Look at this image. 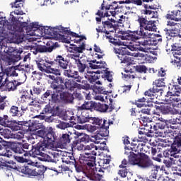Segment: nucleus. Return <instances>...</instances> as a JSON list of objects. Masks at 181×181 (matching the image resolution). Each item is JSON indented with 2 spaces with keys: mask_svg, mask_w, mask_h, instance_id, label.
Segmentation results:
<instances>
[{
  "mask_svg": "<svg viewBox=\"0 0 181 181\" xmlns=\"http://www.w3.org/2000/svg\"><path fill=\"white\" fill-rule=\"evenodd\" d=\"M77 134L76 132H69L68 134H63L62 137L59 139V142L61 145H67L70 144L73 139H77Z\"/></svg>",
  "mask_w": 181,
  "mask_h": 181,
  "instance_id": "obj_21",
  "label": "nucleus"
},
{
  "mask_svg": "<svg viewBox=\"0 0 181 181\" xmlns=\"http://www.w3.org/2000/svg\"><path fill=\"white\" fill-rule=\"evenodd\" d=\"M132 146L131 147V150L133 152H136L138 155H140L141 153H142L144 151V146H145V144L144 143H134L132 142L131 144Z\"/></svg>",
  "mask_w": 181,
  "mask_h": 181,
  "instance_id": "obj_33",
  "label": "nucleus"
},
{
  "mask_svg": "<svg viewBox=\"0 0 181 181\" xmlns=\"http://www.w3.org/2000/svg\"><path fill=\"white\" fill-rule=\"evenodd\" d=\"M110 134V131L107 129H99L98 133L94 136V139L95 140V144H100L101 140L104 139L105 136H108Z\"/></svg>",
  "mask_w": 181,
  "mask_h": 181,
  "instance_id": "obj_31",
  "label": "nucleus"
},
{
  "mask_svg": "<svg viewBox=\"0 0 181 181\" xmlns=\"http://www.w3.org/2000/svg\"><path fill=\"white\" fill-rule=\"evenodd\" d=\"M166 37H176L179 35V30L177 28H165Z\"/></svg>",
  "mask_w": 181,
  "mask_h": 181,
  "instance_id": "obj_39",
  "label": "nucleus"
},
{
  "mask_svg": "<svg viewBox=\"0 0 181 181\" xmlns=\"http://www.w3.org/2000/svg\"><path fill=\"white\" fill-rule=\"evenodd\" d=\"M139 119H140L141 124L144 126L151 124V119L144 115H140V118H139Z\"/></svg>",
  "mask_w": 181,
  "mask_h": 181,
  "instance_id": "obj_52",
  "label": "nucleus"
},
{
  "mask_svg": "<svg viewBox=\"0 0 181 181\" xmlns=\"http://www.w3.org/2000/svg\"><path fill=\"white\" fill-rule=\"evenodd\" d=\"M56 31L57 36H60L62 39L64 40L65 43H70V39H71V36L73 37H80L78 42L82 40V39H87V37L85 35H80L73 31L69 30L67 28H64L63 26H57Z\"/></svg>",
  "mask_w": 181,
  "mask_h": 181,
  "instance_id": "obj_9",
  "label": "nucleus"
},
{
  "mask_svg": "<svg viewBox=\"0 0 181 181\" xmlns=\"http://www.w3.org/2000/svg\"><path fill=\"white\" fill-rule=\"evenodd\" d=\"M48 78L52 80L49 87L46 92L42 95V100H46L50 97L49 101L52 104H73L74 97L69 91H74L77 87L78 90H83V84H78L76 81L69 78H65L63 76H54V75H48ZM68 90L69 91L66 90Z\"/></svg>",
  "mask_w": 181,
  "mask_h": 181,
  "instance_id": "obj_1",
  "label": "nucleus"
},
{
  "mask_svg": "<svg viewBox=\"0 0 181 181\" xmlns=\"http://www.w3.org/2000/svg\"><path fill=\"white\" fill-rule=\"evenodd\" d=\"M13 124H16V128L15 129H19L21 127H19V125H24L25 127H29V123L27 122L20 121V122H16V120L12 122Z\"/></svg>",
  "mask_w": 181,
  "mask_h": 181,
  "instance_id": "obj_58",
  "label": "nucleus"
},
{
  "mask_svg": "<svg viewBox=\"0 0 181 181\" xmlns=\"http://www.w3.org/2000/svg\"><path fill=\"white\" fill-rule=\"evenodd\" d=\"M2 62H4L8 66H11V64L19 62V56L17 55L16 58H13L11 55L0 54V66H2Z\"/></svg>",
  "mask_w": 181,
  "mask_h": 181,
  "instance_id": "obj_24",
  "label": "nucleus"
},
{
  "mask_svg": "<svg viewBox=\"0 0 181 181\" xmlns=\"http://www.w3.org/2000/svg\"><path fill=\"white\" fill-rule=\"evenodd\" d=\"M156 179H158V169L155 168L153 170H151L149 177H147L146 179V181H156Z\"/></svg>",
  "mask_w": 181,
  "mask_h": 181,
  "instance_id": "obj_47",
  "label": "nucleus"
},
{
  "mask_svg": "<svg viewBox=\"0 0 181 181\" xmlns=\"http://www.w3.org/2000/svg\"><path fill=\"white\" fill-rule=\"evenodd\" d=\"M39 159L42 162H53V158L50 156H49V154H46L45 153H42L40 156Z\"/></svg>",
  "mask_w": 181,
  "mask_h": 181,
  "instance_id": "obj_50",
  "label": "nucleus"
},
{
  "mask_svg": "<svg viewBox=\"0 0 181 181\" xmlns=\"http://www.w3.org/2000/svg\"><path fill=\"white\" fill-rule=\"evenodd\" d=\"M94 88L96 93H98V94H107L105 88H104L101 85H95Z\"/></svg>",
  "mask_w": 181,
  "mask_h": 181,
  "instance_id": "obj_56",
  "label": "nucleus"
},
{
  "mask_svg": "<svg viewBox=\"0 0 181 181\" xmlns=\"http://www.w3.org/2000/svg\"><path fill=\"white\" fill-rule=\"evenodd\" d=\"M93 117L90 116V113L84 110L81 112L80 116L76 115V124H86V122H91Z\"/></svg>",
  "mask_w": 181,
  "mask_h": 181,
  "instance_id": "obj_26",
  "label": "nucleus"
},
{
  "mask_svg": "<svg viewBox=\"0 0 181 181\" xmlns=\"http://www.w3.org/2000/svg\"><path fill=\"white\" fill-rule=\"evenodd\" d=\"M155 108L157 111H160V112L163 113L164 115L170 114L173 111L172 107L168 105H162L160 106L156 105Z\"/></svg>",
  "mask_w": 181,
  "mask_h": 181,
  "instance_id": "obj_35",
  "label": "nucleus"
},
{
  "mask_svg": "<svg viewBox=\"0 0 181 181\" xmlns=\"http://www.w3.org/2000/svg\"><path fill=\"white\" fill-rule=\"evenodd\" d=\"M46 45H37L35 49L37 53H52V50H56L57 47H59V44L57 42L52 43V42H47Z\"/></svg>",
  "mask_w": 181,
  "mask_h": 181,
  "instance_id": "obj_18",
  "label": "nucleus"
},
{
  "mask_svg": "<svg viewBox=\"0 0 181 181\" xmlns=\"http://www.w3.org/2000/svg\"><path fill=\"white\" fill-rule=\"evenodd\" d=\"M128 160L129 165H136L141 169H149L153 166V161L149 156L140 153L139 157H138V154L134 153L133 151L129 152Z\"/></svg>",
  "mask_w": 181,
  "mask_h": 181,
  "instance_id": "obj_2",
  "label": "nucleus"
},
{
  "mask_svg": "<svg viewBox=\"0 0 181 181\" xmlns=\"http://www.w3.org/2000/svg\"><path fill=\"white\" fill-rule=\"evenodd\" d=\"M90 124L96 125L98 129H110V125L112 124V122L103 119L101 117H92L90 119Z\"/></svg>",
  "mask_w": 181,
  "mask_h": 181,
  "instance_id": "obj_15",
  "label": "nucleus"
},
{
  "mask_svg": "<svg viewBox=\"0 0 181 181\" xmlns=\"http://www.w3.org/2000/svg\"><path fill=\"white\" fill-rule=\"evenodd\" d=\"M103 18L101 20L102 25H99L98 28H96V32L98 33H105V35H110V32H114V30L111 29H115V20L112 18H107V20Z\"/></svg>",
  "mask_w": 181,
  "mask_h": 181,
  "instance_id": "obj_12",
  "label": "nucleus"
},
{
  "mask_svg": "<svg viewBox=\"0 0 181 181\" xmlns=\"http://www.w3.org/2000/svg\"><path fill=\"white\" fill-rule=\"evenodd\" d=\"M171 52H173V57L177 60H180L181 57V45L177 43H174L171 45Z\"/></svg>",
  "mask_w": 181,
  "mask_h": 181,
  "instance_id": "obj_32",
  "label": "nucleus"
},
{
  "mask_svg": "<svg viewBox=\"0 0 181 181\" xmlns=\"http://www.w3.org/2000/svg\"><path fill=\"white\" fill-rule=\"evenodd\" d=\"M11 148L15 153H24L22 143H13L11 145Z\"/></svg>",
  "mask_w": 181,
  "mask_h": 181,
  "instance_id": "obj_42",
  "label": "nucleus"
},
{
  "mask_svg": "<svg viewBox=\"0 0 181 181\" xmlns=\"http://www.w3.org/2000/svg\"><path fill=\"white\" fill-rule=\"evenodd\" d=\"M40 29V25L39 23H33L29 25V30H33V32H36V30H39Z\"/></svg>",
  "mask_w": 181,
  "mask_h": 181,
  "instance_id": "obj_59",
  "label": "nucleus"
},
{
  "mask_svg": "<svg viewBox=\"0 0 181 181\" xmlns=\"http://www.w3.org/2000/svg\"><path fill=\"white\" fill-rule=\"evenodd\" d=\"M134 67L137 73H144L145 74L148 71V68L145 65H136Z\"/></svg>",
  "mask_w": 181,
  "mask_h": 181,
  "instance_id": "obj_51",
  "label": "nucleus"
},
{
  "mask_svg": "<svg viewBox=\"0 0 181 181\" xmlns=\"http://www.w3.org/2000/svg\"><path fill=\"white\" fill-rule=\"evenodd\" d=\"M129 173V170H128V168H120L117 171V175H119V176H120V177L125 179V177H127V176H128Z\"/></svg>",
  "mask_w": 181,
  "mask_h": 181,
  "instance_id": "obj_53",
  "label": "nucleus"
},
{
  "mask_svg": "<svg viewBox=\"0 0 181 181\" xmlns=\"http://www.w3.org/2000/svg\"><path fill=\"white\" fill-rule=\"evenodd\" d=\"M131 88H132V85H124L121 87V88L119 90V92L120 94L129 93L131 91Z\"/></svg>",
  "mask_w": 181,
  "mask_h": 181,
  "instance_id": "obj_55",
  "label": "nucleus"
},
{
  "mask_svg": "<svg viewBox=\"0 0 181 181\" xmlns=\"http://www.w3.org/2000/svg\"><path fill=\"white\" fill-rule=\"evenodd\" d=\"M145 103H146V98L143 97L135 100L134 104L136 105L137 108H142L143 107H146Z\"/></svg>",
  "mask_w": 181,
  "mask_h": 181,
  "instance_id": "obj_48",
  "label": "nucleus"
},
{
  "mask_svg": "<svg viewBox=\"0 0 181 181\" xmlns=\"http://www.w3.org/2000/svg\"><path fill=\"white\" fill-rule=\"evenodd\" d=\"M180 148H181V146H178L173 142L170 149V156H173V158H179L177 153H179V151H180Z\"/></svg>",
  "mask_w": 181,
  "mask_h": 181,
  "instance_id": "obj_40",
  "label": "nucleus"
},
{
  "mask_svg": "<svg viewBox=\"0 0 181 181\" xmlns=\"http://www.w3.org/2000/svg\"><path fill=\"white\" fill-rule=\"evenodd\" d=\"M21 146L24 152V156H29V155H30V151L32 150V144L26 142H23L21 143Z\"/></svg>",
  "mask_w": 181,
  "mask_h": 181,
  "instance_id": "obj_45",
  "label": "nucleus"
},
{
  "mask_svg": "<svg viewBox=\"0 0 181 181\" xmlns=\"http://www.w3.org/2000/svg\"><path fill=\"white\" fill-rule=\"evenodd\" d=\"M146 135H140L139 136L138 138H134L133 139V142H140V143H142L146 144V143L148 142V138H146Z\"/></svg>",
  "mask_w": 181,
  "mask_h": 181,
  "instance_id": "obj_49",
  "label": "nucleus"
},
{
  "mask_svg": "<svg viewBox=\"0 0 181 181\" xmlns=\"http://www.w3.org/2000/svg\"><path fill=\"white\" fill-rule=\"evenodd\" d=\"M175 95H173L172 93H167L165 96L164 101H165L166 104H170L172 105H175L176 103H179L180 101V98H177Z\"/></svg>",
  "mask_w": 181,
  "mask_h": 181,
  "instance_id": "obj_30",
  "label": "nucleus"
},
{
  "mask_svg": "<svg viewBox=\"0 0 181 181\" xmlns=\"http://www.w3.org/2000/svg\"><path fill=\"white\" fill-rule=\"evenodd\" d=\"M145 9L141 11V16L146 18L147 21L150 19H156L159 16V13L157 11H152L148 8V6H145Z\"/></svg>",
  "mask_w": 181,
  "mask_h": 181,
  "instance_id": "obj_23",
  "label": "nucleus"
},
{
  "mask_svg": "<svg viewBox=\"0 0 181 181\" xmlns=\"http://www.w3.org/2000/svg\"><path fill=\"white\" fill-rule=\"evenodd\" d=\"M118 3L114 1L112 4L105 6L103 1L100 6V10H98L95 13L99 17L95 18V21L98 25H101V21L103 18H108L110 16H115L117 15V9H118Z\"/></svg>",
  "mask_w": 181,
  "mask_h": 181,
  "instance_id": "obj_5",
  "label": "nucleus"
},
{
  "mask_svg": "<svg viewBox=\"0 0 181 181\" xmlns=\"http://www.w3.org/2000/svg\"><path fill=\"white\" fill-rule=\"evenodd\" d=\"M9 114L11 117H22V112L20 111L18 106L12 105L9 110Z\"/></svg>",
  "mask_w": 181,
  "mask_h": 181,
  "instance_id": "obj_44",
  "label": "nucleus"
},
{
  "mask_svg": "<svg viewBox=\"0 0 181 181\" xmlns=\"http://www.w3.org/2000/svg\"><path fill=\"white\" fill-rule=\"evenodd\" d=\"M71 78H74L76 83H81V80H83L84 77L80 76L78 71H74Z\"/></svg>",
  "mask_w": 181,
  "mask_h": 181,
  "instance_id": "obj_54",
  "label": "nucleus"
},
{
  "mask_svg": "<svg viewBox=\"0 0 181 181\" xmlns=\"http://www.w3.org/2000/svg\"><path fill=\"white\" fill-rule=\"evenodd\" d=\"M96 151H98V148L93 143L85 146L83 147L84 154L81 156L79 162L83 166L93 168L95 165V160L97 159Z\"/></svg>",
  "mask_w": 181,
  "mask_h": 181,
  "instance_id": "obj_3",
  "label": "nucleus"
},
{
  "mask_svg": "<svg viewBox=\"0 0 181 181\" xmlns=\"http://www.w3.org/2000/svg\"><path fill=\"white\" fill-rule=\"evenodd\" d=\"M86 50V42H81V45L77 47V45H71L69 47V52L70 53H74V54H70V56H78L80 58V53H83V51Z\"/></svg>",
  "mask_w": 181,
  "mask_h": 181,
  "instance_id": "obj_22",
  "label": "nucleus"
},
{
  "mask_svg": "<svg viewBox=\"0 0 181 181\" xmlns=\"http://www.w3.org/2000/svg\"><path fill=\"white\" fill-rule=\"evenodd\" d=\"M162 94H163V89L155 88V86L150 88L148 90L144 92V95L146 97H150L151 100L160 97Z\"/></svg>",
  "mask_w": 181,
  "mask_h": 181,
  "instance_id": "obj_20",
  "label": "nucleus"
},
{
  "mask_svg": "<svg viewBox=\"0 0 181 181\" xmlns=\"http://www.w3.org/2000/svg\"><path fill=\"white\" fill-rule=\"evenodd\" d=\"M1 134L4 136V138H7V139H9V138H11L12 132L9 129H4L1 132Z\"/></svg>",
  "mask_w": 181,
  "mask_h": 181,
  "instance_id": "obj_62",
  "label": "nucleus"
},
{
  "mask_svg": "<svg viewBox=\"0 0 181 181\" xmlns=\"http://www.w3.org/2000/svg\"><path fill=\"white\" fill-rule=\"evenodd\" d=\"M76 158L73 153H68L62 158V162L66 165H73L76 163Z\"/></svg>",
  "mask_w": 181,
  "mask_h": 181,
  "instance_id": "obj_38",
  "label": "nucleus"
},
{
  "mask_svg": "<svg viewBox=\"0 0 181 181\" xmlns=\"http://www.w3.org/2000/svg\"><path fill=\"white\" fill-rule=\"evenodd\" d=\"M168 89H169L168 94H172L173 95L180 97L181 88L178 85H170L168 87Z\"/></svg>",
  "mask_w": 181,
  "mask_h": 181,
  "instance_id": "obj_36",
  "label": "nucleus"
},
{
  "mask_svg": "<svg viewBox=\"0 0 181 181\" xmlns=\"http://www.w3.org/2000/svg\"><path fill=\"white\" fill-rule=\"evenodd\" d=\"M70 59L73 60L74 64L76 65L79 73H84L87 69V62L85 60L78 58V55H69Z\"/></svg>",
  "mask_w": 181,
  "mask_h": 181,
  "instance_id": "obj_17",
  "label": "nucleus"
},
{
  "mask_svg": "<svg viewBox=\"0 0 181 181\" xmlns=\"http://www.w3.org/2000/svg\"><path fill=\"white\" fill-rule=\"evenodd\" d=\"M85 78H87L89 83L93 84V83H95L98 80V75L94 71H88V74L85 76Z\"/></svg>",
  "mask_w": 181,
  "mask_h": 181,
  "instance_id": "obj_43",
  "label": "nucleus"
},
{
  "mask_svg": "<svg viewBox=\"0 0 181 181\" xmlns=\"http://www.w3.org/2000/svg\"><path fill=\"white\" fill-rule=\"evenodd\" d=\"M46 149H47V146L45 143L40 141L35 146H32L29 156H33V158L40 156Z\"/></svg>",
  "mask_w": 181,
  "mask_h": 181,
  "instance_id": "obj_16",
  "label": "nucleus"
},
{
  "mask_svg": "<svg viewBox=\"0 0 181 181\" xmlns=\"http://www.w3.org/2000/svg\"><path fill=\"white\" fill-rule=\"evenodd\" d=\"M115 53L117 54L118 59L121 61V63H124L129 66L132 64L134 62L131 57H129V52L126 48L115 49Z\"/></svg>",
  "mask_w": 181,
  "mask_h": 181,
  "instance_id": "obj_14",
  "label": "nucleus"
},
{
  "mask_svg": "<svg viewBox=\"0 0 181 181\" xmlns=\"http://www.w3.org/2000/svg\"><path fill=\"white\" fill-rule=\"evenodd\" d=\"M151 134H153V130H151V124H148L144 125V128H141L140 131H139V135H146L148 138H151L152 135Z\"/></svg>",
  "mask_w": 181,
  "mask_h": 181,
  "instance_id": "obj_34",
  "label": "nucleus"
},
{
  "mask_svg": "<svg viewBox=\"0 0 181 181\" xmlns=\"http://www.w3.org/2000/svg\"><path fill=\"white\" fill-rule=\"evenodd\" d=\"M78 138H76V139H78V141H79V142H88L89 138L88 136L87 135H78L77 134Z\"/></svg>",
  "mask_w": 181,
  "mask_h": 181,
  "instance_id": "obj_64",
  "label": "nucleus"
},
{
  "mask_svg": "<svg viewBox=\"0 0 181 181\" xmlns=\"http://www.w3.org/2000/svg\"><path fill=\"white\" fill-rule=\"evenodd\" d=\"M37 66L40 71L47 73V74H54L55 75L54 77H62L60 69L52 68V66H54V62L53 61H46L42 64L37 62Z\"/></svg>",
  "mask_w": 181,
  "mask_h": 181,
  "instance_id": "obj_10",
  "label": "nucleus"
},
{
  "mask_svg": "<svg viewBox=\"0 0 181 181\" xmlns=\"http://www.w3.org/2000/svg\"><path fill=\"white\" fill-rule=\"evenodd\" d=\"M103 77L107 80L110 83H112L113 78L112 74H111V72L110 71H105V74H103Z\"/></svg>",
  "mask_w": 181,
  "mask_h": 181,
  "instance_id": "obj_57",
  "label": "nucleus"
},
{
  "mask_svg": "<svg viewBox=\"0 0 181 181\" xmlns=\"http://www.w3.org/2000/svg\"><path fill=\"white\" fill-rule=\"evenodd\" d=\"M0 168L4 172H9V170H17V172H19V169H21V167L18 166L13 160L1 162Z\"/></svg>",
  "mask_w": 181,
  "mask_h": 181,
  "instance_id": "obj_19",
  "label": "nucleus"
},
{
  "mask_svg": "<svg viewBox=\"0 0 181 181\" xmlns=\"http://www.w3.org/2000/svg\"><path fill=\"white\" fill-rule=\"evenodd\" d=\"M108 105L103 104L100 103H95L94 109L95 111H98L99 112H107L108 111Z\"/></svg>",
  "mask_w": 181,
  "mask_h": 181,
  "instance_id": "obj_41",
  "label": "nucleus"
},
{
  "mask_svg": "<svg viewBox=\"0 0 181 181\" xmlns=\"http://www.w3.org/2000/svg\"><path fill=\"white\" fill-rule=\"evenodd\" d=\"M64 121H69L71 124H77V115L73 111L67 110L62 115Z\"/></svg>",
  "mask_w": 181,
  "mask_h": 181,
  "instance_id": "obj_27",
  "label": "nucleus"
},
{
  "mask_svg": "<svg viewBox=\"0 0 181 181\" xmlns=\"http://www.w3.org/2000/svg\"><path fill=\"white\" fill-rule=\"evenodd\" d=\"M25 28L26 30H28V28H29V25H28V23L26 22H23L20 23L16 21L9 22L8 21H5L3 24L1 33H2V35H4V36L15 35L16 32L22 33Z\"/></svg>",
  "mask_w": 181,
  "mask_h": 181,
  "instance_id": "obj_4",
  "label": "nucleus"
},
{
  "mask_svg": "<svg viewBox=\"0 0 181 181\" xmlns=\"http://www.w3.org/2000/svg\"><path fill=\"white\" fill-rule=\"evenodd\" d=\"M38 136L43 139L42 144L47 146V149H52L54 146V142L57 141V136L52 127L49 129H40L37 132Z\"/></svg>",
  "mask_w": 181,
  "mask_h": 181,
  "instance_id": "obj_6",
  "label": "nucleus"
},
{
  "mask_svg": "<svg viewBox=\"0 0 181 181\" xmlns=\"http://www.w3.org/2000/svg\"><path fill=\"white\" fill-rule=\"evenodd\" d=\"M5 84L6 91H16V90H18V87L21 86V83L16 80L9 81L6 79V81L5 80L3 81L2 86H5Z\"/></svg>",
  "mask_w": 181,
  "mask_h": 181,
  "instance_id": "obj_25",
  "label": "nucleus"
},
{
  "mask_svg": "<svg viewBox=\"0 0 181 181\" xmlns=\"http://www.w3.org/2000/svg\"><path fill=\"white\" fill-rule=\"evenodd\" d=\"M95 102L94 101H87L85 102L81 106L78 107L79 111H83L86 110V111L94 110Z\"/></svg>",
  "mask_w": 181,
  "mask_h": 181,
  "instance_id": "obj_37",
  "label": "nucleus"
},
{
  "mask_svg": "<svg viewBox=\"0 0 181 181\" xmlns=\"http://www.w3.org/2000/svg\"><path fill=\"white\" fill-rule=\"evenodd\" d=\"M54 62L57 63L59 67H60V69H62V70H67V68L69 67V62L67 61V59H64L63 56H57Z\"/></svg>",
  "mask_w": 181,
  "mask_h": 181,
  "instance_id": "obj_28",
  "label": "nucleus"
},
{
  "mask_svg": "<svg viewBox=\"0 0 181 181\" xmlns=\"http://www.w3.org/2000/svg\"><path fill=\"white\" fill-rule=\"evenodd\" d=\"M165 138L167 139H175V136L172 129H168L165 130Z\"/></svg>",
  "mask_w": 181,
  "mask_h": 181,
  "instance_id": "obj_60",
  "label": "nucleus"
},
{
  "mask_svg": "<svg viewBox=\"0 0 181 181\" xmlns=\"http://www.w3.org/2000/svg\"><path fill=\"white\" fill-rule=\"evenodd\" d=\"M8 117L6 115H4L3 116H0V124L1 125H6L9 122V119H8Z\"/></svg>",
  "mask_w": 181,
  "mask_h": 181,
  "instance_id": "obj_61",
  "label": "nucleus"
},
{
  "mask_svg": "<svg viewBox=\"0 0 181 181\" xmlns=\"http://www.w3.org/2000/svg\"><path fill=\"white\" fill-rule=\"evenodd\" d=\"M121 35L122 40H132V42H136L139 39H148L151 37V33L145 32V28L139 26V29L129 33L123 32Z\"/></svg>",
  "mask_w": 181,
  "mask_h": 181,
  "instance_id": "obj_7",
  "label": "nucleus"
},
{
  "mask_svg": "<svg viewBox=\"0 0 181 181\" xmlns=\"http://www.w3.org/2000/svg\"><path fill=\"white\" fill-rule=\"evenodd\" d=\"M137 22L141 25V28H144V30H148L149 32H156V21H148L146 17L144 18V16H139Z\"/></svg>",
  "mask_w": 181,
  "mask_h": 181,
  "instance_id": "obj_13",
  "label": "nucleus"
},
{
  "mask_svg": "<svg viewBox=\"0 0 181 181\" xmlns=\"http://www.w3.org/2000/svg\"><path fill=\"white\" fill-rule=\"evenodd\" d=\"M72 165L74 166L76 172L80 173L83 170V165H81V163H78V161L76 160Z\"/></svg>",
  "mask_w": 181,
  "mask_h": 181,
  "instance_id": "obj_63",
  "label": "nucleus"
},
{
  "mask_svg": "<svg viewBox=\"0 0 181 181\" xmlns=\"http://www.w3.org/2000/svg\"><path fill=\"white\" fill-rule=\"evenodd\" d=\"M19 172L26 176H40L43 177L45 173V167L40 165L36 166L33 164L28 163L26 165L21 166Z\"/></svg>",
  "mask_w": 181,
  "mask_h": 181,
  "instance_id": "obj_8",
  "label": "nucleus"
},
{
  "mask_svg": "<svg viewBox=\"0 0 181 181\" xmlns=\"http://www.w3.org/2000/svg\"><path fill=\"white\" fill-rule=\"evenodd\" d=\"M153 86L155 88H160L162 87H165L166 86V83H165V78H159L156 79L153 82Z\"/></svg>",
  "mask_w": 181,
  "mask_h": 181,
  "instance_id": "obj_46",
  "label": "nucleus"
},
{
  "mask_svg": "<svg viewBox=\"0 0 181 181\" xmlns=\"http://www.w3.org/2000/svg\"><path fill=\"white\" fill-rule=\"evenodd\" d=\"M86 168V175L90 180H95V175L98 176V179L101 180L103 176H104V170L107 169V166L100 165V168L95 167V165L93 167H88V165H84Z\"/></svg>",
  "mask_w": 181,
  "mask_h": 181,
  "instance_id": "obj_11",
  "label": "nucleus"
},
{
  "mask_svg": "<svg viewBox=\"0 0 181 181\" xmlns=\"http://www.w3.org/2000/svg\"><path fill=\"white\" fill-rule=\"evenodd\" d=\"M166 19H169L170 21H175V22H180L181 21V11L180 10H174L170 12V13H168L165 16Z\"/></svg>",
  "mask_w": 181,
  "mask_h": 181,
  "instance_id": "obj_29",
  "label": "nucleus"
}]
</instances>
